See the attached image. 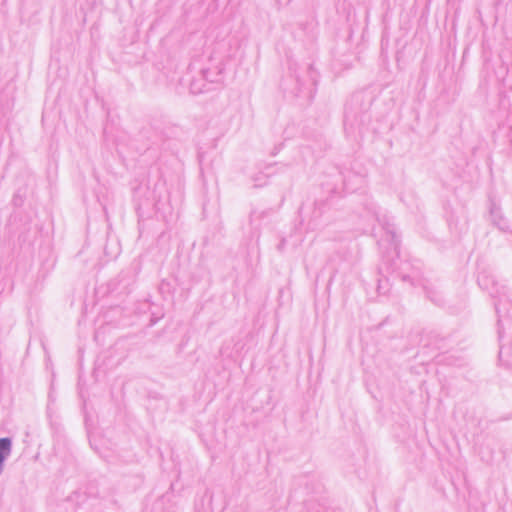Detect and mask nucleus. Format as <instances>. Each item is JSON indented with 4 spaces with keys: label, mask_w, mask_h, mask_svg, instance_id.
Returning a JSON list of instances; mask_svg holds the SVG:
<instances>
[{
    "label": "nucleus",
    "mask_w": 512,
    "mask_h": 512,
    "mask_svg": "<svg viewBox=\"0 0 512 512\" xmlns=\"http://www.w3.org/2000/svg\"><path fill=\"white\" fill-rule=\"evenodd\" d=\"M11 442L8 438L0 439V462L10 453Z\"/></svg>",
    "instance_id": "1"
}]
</instances>
